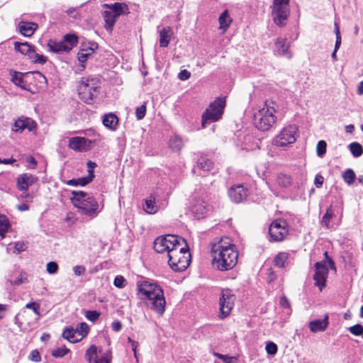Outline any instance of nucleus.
I'll return each mask as SVG.
<instances>
[{
  "label": "nucleus",
  "instance_id": "1",
  "mask_svg": "<svg viewBox=\"0 0 363 363\" xmlns=\"http://www.w3.org/2000/svg\"><path fill=\"white\" fill-rule=\"evenodd\" d=\"M213 264L219 271L233 269L238 262V252L228 238H223L211 247Z\"/></svg>",
  "mask_w": 363,
  "mask_h": 363
},
{
  "label": "nucleus",
  "instance_id": "2",
  "mask_svg": "<svg viewBox=\"0 0 363 363\" xmlns=\"http://www.w3.org/2000/svg\"><path fill=\"white\" fill-rule=\"evenodd\" d=\"M138 296L146 305L159 315L165 311L166 301L162 287L156 282L144 280L137 282Z\"/></svg>",
  "mask_w": 363,
  "mask_h": 363
},
{
  "label": "nucleus",
  "instance_id": "3",
  "mask_svg": "<svg viewBox=\"0 0 363 363\" xmlns=\"http://www.w3.org/2000/svg\"><path fill=\"white\" fill-rule=\"evenodd\" d=\"M71 201L74 207L77 208L80 213L91 218L98 216L104 208V205L88 194L81 191H72Z\"/></svg>",
  "mask_w": 363,
  "mask_h": 363
},
{
  "label": "nucleus",
  "instance_id": "4",
  "mask_svg": "<svg viewBox=\"0 0 363 363\" xmlns=\"http://www.w3.org/2000/svg\"><path fill=\"white\" fill-rule=\"evenodd\" d=\"M168 258L169 267L175 272H183L189 266L191 255L184 239V241L180 240L175 247L170 250Z\"/></svg>",
  "mask_w": 363,
  "mask_h": 363
},
{
  "label": "nucleus",
  "instance_id": "5",
  "mask_svg": "<svg viewBox=\"0 0 363 363\" xmlns=\"http://www.w3.org/2000/svg\"><path fill=\"white\" fill-rule=\"evenodd\" d=\"M274 103L267 101L263 107L259 108L254 115V123L257 128L265 131L268 130L275 123Z\"/></svg>",
  "mask_w": 363,
  "mask_h": 363
},
{
  "label": "nucleus",
  "instance_id": "6",
  "mask_svg": "<svg viewBox=\"0 0 363 363\" xmlns=\"http://www.w3.org/2000/svg\"><path fill=\"white\" fill-rule=\"evenodd\" d=\"M225 97H218L210 104L202 114L201 126L205 128L207 123L219 121L225 107Z\"/></svg>",
  "mask_w": 363,
  "mask_h": 363
},
{
  "label": "nucleus",
  "instance_id": "7",
  "mask_svg": "<svg viewBox=\"0 0 363 363\" xmlns=\"http://www.w3.org/2000/svg\"><path fill=\"white\" fill-rule=\"evenodd\" d=\"M103 7L107 9L103 13L105 21L104 27L107 30H112L116 21L120 16L128 13V6L123 3L104 4Z\"/></svg>",
  "mask_w": 363,
  "mask_h": 363
},
{
  "label": "nucleus",
  "instance_id": "8",
  "mask_svg": "<svg viewBox=\"0 0 363 363\" xmlns=\"http://www.w3.org/2000/svg\"><path fill=\"white\" fill-rule=\"evenodd\" d=\"M100 87L99 80L96 78H82L78 86L79 98L86 104H90L97 96Z\"/></svg>",
  "mask_w": 363,
  "mask_h": 363
},
{
  "label": "nucleus",
  "instance_id": "9",
  "mask_svg": "<svg viewBox=\"0 0 363 363\" xmlns=\"http://www.w3.org/2000/svg\"><path fill=\"white\" fill-rule=\"evenodd\" d=\"M324 255L325 257V260L318 262L315 264V274L313 275V279L315 284L321 291L325 286L326 279L328 274V268H335V264L333 261L330 259L328 256V252H325Z\"/></svg>",
  "mask_w": 363,
  "mask_h": 363
},
{
  "label": "nucleus",
  "instance_id": "10",
  "mask_svg": "<svg viewBox=\"0 0 363 363\" xmlns=\"http://www.w3.org/2000/svg\"><path fill=\"white\" fill-rule=\"evenodd\" d=\"M272 16L274 22L279 26H283L290 14L289 0H274Z\"/></svg>",
  "mask_w": 363,
  "mask_h": 363
},
{
  "label": "nucleus",
  "instance_id": "11",
  "mask_svg": "<svg viewBox=\"0 0 363 363\" xmlns=\"http://www.w3.org/2000/svg\"><path fill=\"white\" fill-rule=\"evenodd\" d=\"M298 128L295 125H289L281 129L273 140V144L279 147L285 148L296 140Z\"/></svg>",
  "mask_w": 363,
  "mask_h": 363
},
{
  "label": "nucleus",
  "instance_id": "12",
  "mask_svg": "<svg viewBox=\"0 0 363 363\" xmlns=\"http://www.w3.org/2000/svg\"><path fill=\"white\" fill-rule=\"evenodd\" d=\"M78 42L77 37L74 34H67L60 41L50 40L48 43L49 50L52 52H69Z\"/></svg>",
  "mask_w": 363,
  "mask_h": 363
},
{
  "label": "nucleus",
  "instance_id": "13",
  "mask_svg": "<svg viewBox=\"0 0 363 363\" xmlns=\"http://www.w3.org/2000/svg\"><path fill=\"white\" fill-rule=\"evenodd\" d=\"M13 45L15 51L27 56L33 63L43 65L47 61V57L37 53L34 47L27 42H14Z\"/></svg>",
  "mask_w": 363,
  "mask_h": 363
},
{
  "label": "nucleus",
  "instance_id": "14",
  "mask_svg": "<svg viewBox=\"0 0 363 363\" xmlns=\"http://www.w3.org/2000/svg\"><path fill=\"white\" fill-rule=\"evenodd\" d=\"M180 240L184 241V238L174 235L160 236L154 242V249L158 253L167 252L169 255Z\"/></svg>",
  "mask_w": 363,
  "mask_h": 363
},
{
  "label": "nucleus",
  "instance_id": "15",
  "mask_svg": "<svg viewBox=\"0 0 363 363\" xmlns=\"http://www.w3.org/2000/svg\"><path fill=\"white\" fill-rule=\"evenodd\" d=\"M235 295L233 291L229 289H225L221 291L219 299V317L225 318L228 316L234 306Z\"/></svg>",
  "mask_w": 363,
  "mask_h": 363
},
{
  "label": "nucleus",
  "instance_id": "16",
  "mask_svg": "<svg viewBox=\"0 0 363 363\" xmlns=\"http://www.w3.org/2000/svg\"><path fill=\"white\" fill-rule=\"evenodd\" d=\"M289 233L288 225L285 220L277 219L274 220L269 228L270 239L274 242L283 241Z\"/></svg>",
  "mask_w": 363,
  "mask_h": 363
},
{
  "label": "nucleus",
  "instance_id": "17",
  "mask_svg": "<svg viewBox=\"0 0 363 363\" xmlns=\"http://www.w3.org/2000/svg\"><path fill=\"white\" fill-rule=\"evenodd\" d=\"M85 357L89 363H111V360L110 352H98L95 345H91L86 350Z\"/></svg>",
  "mask_w": 363,
  "mask_h": 363
},
{
  "label": "nucleus",
  "instance_id": "18",
  "mask_svg": "<svg viewBox=\"0 0 363 363\" xmlns=\"http://www.w3.org/2000/svg\"><path fill=\"white\" fill-rule=\"evenodd\" d=\"M98 48L97 43L94 42H89L88 44H84L78 52V60L81 63L80 70L82 71L85 69V62L90 57L94 52Z\"/></svg>",
  "mask_w": 363,
  "mask_h": 363
},
{
  "label": "nucleus",
  "instance_id": "19",
  "mask_svg": "<svg viewBox=\"0 0 363 363\" xmlns=\"http://www.w3.org/2000/svg\"><path fill=\"white\" fill-rule=\"evenodd\" d=\"M35 127L36 125L33 120L27 117H21L14 122L11 130L17 133H21L26 129L32 131Z\"/></svg>",
  "mask_w": 363,
  "mask_h": 363
},
{
  "label": "nucleus",
  "instance_id": "20",
  "mask_svg": "<svg viewBox=\"0 0 363 363\" xmlns=\"http://www.w3.org/2000/svg\"><path fill=\"white\" fill-rule=\"evenodd\" d=\"M38 181V178L36 176L28 173L21 174L16 178V186L18 190H28L29 186Z\"/></svg>",
  "mask_w": 363,
  "mask_h": 363
},
{
  "label": "nucleus",
  "instance_id": "21",
  "mask_svg": "<svg viewBox=\"0 0 363 363\" xmlns=\"http://www.w3.org/2000/svg\"><path fill=\"white\" fill-rule=\"evenodd\" d=\"M91 141L82 137H74L69 140V147L77 152H84L89 149Z\"/></svg>",
  "mask_w": 363,
  "mask_h": 363
},
{
  "label": "nucleus",
  "instance_id": "22",
  "mask_svg": "<svg viewBox=\"0 0 363 363\" xmlns=\"http://www.w3.org/2000/svg\"><path fill=\"white\" fill-rule=\"evenodd\" d=\"M228 194L233 202L240 203L246 199L247 190L242 185H237L229 189Z\"/></svg>",
  "mask_w": 363,
  "mask_h": 363
},
{
  "label": "nucleus",
  "instance_id": "23",
  "mask_svg": "<svg viewBox=\"0 0 363 363\" xmlns=\"http://www.w3.org/2000/svg\"><path fill=\"white\" fill-rule=\"evenodd\" d=\"M274 52L277 55L285 57L287 59L292 57V53L289 50V45L286 44V38H279L277 39Z\"/></svg>",
  "mask_w": 363,
  "mask_h": 363
},
{
  "label": "nucleus",
  "instance_id": "24",
  "mask_svg": "<svg viewBox=\"0 0 363 363\" xmlns=\"http://www.w3.org/2000/svg\"><path fill=\"white\" fill-rule=\"evenodd\" d=\"M191 211L195 218L197 219H200L203 218L205 215L207 213L208 208L207 206L203 200L199 199L195 201V203L191 206Z\"/></svg>",
  "mask_w": 363,
  "mask_h": 363
},
{
  "label": "nucleus",
  "instance_id": "25",
  "mask_svg": "<svg viewBox=\"0 0 363 363\" xmlns=\"http://www.w3.org/2000/svg\"><path fill=\"white\" fill-rule=\"evenodd\" d=\"M328 315H325L323 320L316 319L309 323L308 327L311 332L318 333L326 330L329 325Z\"/></svg>",
  "mask_w": 363,
  "mask_h": 363
},
{
  "label": "nucleus",
  "instance_id": "26",
  "mask_svg": "<svg viewBox=\"0 0 363 363\" xmlns=\"http://www.w3.org/2000/svg\"><path fill=\"white\" fill-rule=\"evenodd\" d=\"M38 27V24L33 22L21 21L18 23L19 32L26 37L32 36Z\"/></svg>",
  "mask_w": 363,
  "mask_h": 363
},
{
  "label": "nucleus",
  "instance_id": "27",
  "mask_svg": "<svg viewBox=\"0 0 363 363\" xmlns=\"http://www.w3.org/2000/svg\"><path fill=\"white\" fill-rule=\"evenodd\" d=\"M173 35L172 29L169 26L162 28L159 32L160 46L166 48L168 46Z\"/></svg>",
  "mask_w": 363,
  "mask_h": 363
},
{
  "label": "nucleus",
  "instance_id": "28",
  "mask_svg": "<svg viewBox=\"0 0 363 363\" xmlns=\"http://www.w3.org/2000/svg\"><path fill=\"white\" fill-rule=\"evenodd\" d=\"M103 124L111 130H115L118 124V118L113 113H108L103 117Z\"/></svg>",
  "mask_w": 363,
  "mask_h": 363
},
{
  "label": "nucleus",
  "instance_id": "29",
  "mask_svg": "<svg viewBox=\"0 0 363 363\" xmlns=\"http://www.w3.org/2000/svg\"><path fill=\"white\" fill-rule=\"evenodd\" d=\"M232 21L233 19L230 17L228 11L225 10L218 18L219 29L223 30V32H225L230 27Z\"/></svg>",
  "mask_w": 363,
  "mask_h": 363
},
{
  "label": "nucleus",
  "instance_id": "30",
  "mask_svg": "<svg viewBox=\"0 0 363 363\" xmlns=\"http://www.w3.org/2000/svg\"><path fill=\"white\" fill-rule=\"evenodd\" d=\"M11 81L22 89H27L26 83L23 79L24 74L16 71H11Z\"/></svg>",
  "mask_w": 363,
  "mask_h": 363
},
{
  "label": "nucleus",
  "instance_id": "31",
  "mask_svg": "<svg viewBox=\"0 0 363 363\" xmlns=\"http://www.w3.org/2000/svg\"><path fill=\"white\" fill-rule=\"evenodd\" d=\"M143 208L145 211L149 214H155L158 211L159 207L155 203V196L150 195L147 199H146Z\"/></svg>",
  "mask_w": 363,
  "mask_h": 363
},
{
  "label": "nucleus",
  "instance_id": "32",
  "mask_svg": "<svg viewBox=\"0 0 363 363\" xmlns=\"http://www.w3.org/2000/svg\"><path fill=\"white\" fill-rule=\"evenodd\" d=\"M89 172V175L85 177H81L78 179H72L66 182V184L68 186H85L89 184L93 179L94 174L91 171Z\"/></svg>",
  "mask_w": 363,
  "mask_h": 363
},
{
  "label": "nucleus",
  "instance_id": "33",
  "mask_svg": "<svg viewBox=\"0 0 363 363\" xmlns=\"http://www.w3.org/2000/svg\"><path fill=\"white\" fill-rule=\"evenodd\" d=\"M275 182L278 186L284 189L289 188L292 185L291 177L285 174H279Z\"/></svg>",
  "mask_w": 363,
  "mask_h": 363
},
{
  "label": "nucleus",
  "instance_id": "34",
  "mask_svg": "<svg viewBox=\"0 0 363 363\" xmlns=\"http://www.w3.org/2000/svg\"><path fill=\"white\" fill-rule=\"evenodd\" d=\"M62 337L72 343H75L82 340L81 338H79L78 332L72 328L64 330Z\"/></svg>",
  "mask_w": 363,
  "mask_h": 363
},
{
  "label": "nucleus",
  "instance_id": "35",
  "mask_svg": "<svg viewBox=\"0 0 363 363\" xmlns=\"http://www.w3.org/2000/svg\"><path fill=\"white\" fill-rule=\"evenodd\" d=\"M257 148H259V146L256 140L252 135H247L245 138V142L242 145V149L250 151L255 150Z\"/></svg>",
  "mask_w": 363,
  "mask_h": 363
},
{
  "label": "nucleus",
  "instance_id": "36",
  "mask_svg": "<svg viewBox=\"0 0 363 363\" xmlns=\"http://www.w3.org/2000/svg\"><path fill=\"white\" fill-rule=\"evenodd\" d=\"M10 227L11 224L8 218L4 215L0 214V236L1 238H5V234Z\"/></svg>",
  "mask_w": 363,
  "mask_h": 363
},
{
  "label": "nucleus",
  "instance_id": "37",
  "mask_svg": "<svg viewBox=\"0 0 363 363\" xmlns=\"http://www.w3.org/2000/svg\"><path fill=\"white\" fill-rule=\"evenodd\" d=\"M169 145L174 151H179L183 147L184 143L181 138L174 135L170 138Z\"/></svg>",
  "mask_w": 363,
  "mask_h": 363
},
{
  "label": "nucleus",
  "instance_id": "38",
  "mask_svg": "<svg viewBox=\"0 0 363 363\" xmlns=\"http://www.w3.org/2000/svg\"><path fill=\"white\" fill-rule=\"evenodd\" d=\"M289 258V255L286 252H279L274 259V266L281 268L285 265L286 262Z\"/></svg>",
  "mask_w": 363,
  "mask_h": 363
},
{
  "label": "nucleus",
  "instance_id": "39",
  "mask_svg": "<svg viewBox=\"0 0 363 363\" xmlns=\"http://www.w3.org/2000/svg\"><path fill=\"white\" fill-rule=\"evenodd\" d=\"M349 149L352 155L355 157L361 156L363 153L362 146L357 142H354L350 144Z\"/></svg>",
  "mask_w": 363,
  "mask_h": 363
},
{
  "label": "nucleus",
  "instance_id": "40",
  "mask_svg": "<svg viewBox=\"0 0 363 363\" xmlns=\"http://www.w3.org/2000/svg\"><path fill=\"white\" fill-rule=\"evenodd\" d=\"M334 216L333 211L331 208L327 209L325 214L324 215L322 219V224L325 226L327 228H332L330 225V220L333 218Z\"/></svg>",
  "mask_w": 363,
  "mask_h": 363
},
{
  "label": "nucleus",
  "instance_id": "41",
  "mask_svg": "<svg viewBox=\"0 0 363 363\" xmlns=\"http://www.w3.org/2000/svg\"><path fill=\"white\" fill-rule=\"evenodd\" d=\"M343 179L344 181L349 185H351L354 183V179H355V174L354 171L351 169H347L344 173H343Z\"/></svg>",
  "mask_w": 363,
  "mask_h": 363
},
{
  "label": "nucleus",
  "instance_id": "42",
  "mask_svg": "<svg viewBox=\"0 0 363 363\" xmlns=\"http://www.w3.org/2000/svg\"><path fill=\"white\" fill-rule=\"evenodd\" d=\"M74 330L78 332L79 338L82 340L87 335L89 327L86 323H81Z\"/></svg>",
  "mask_w": 363,
  "mask_h": 363
},
{
  "label": "nucleus",
  "instance_id": "43",
  "mask_svg": "<svg viewBox=\"0 0 363 363\" xmlns=\"http://www.w3.org/2000/svg\"><path fill=\"white\" fill-rule=\"evenodd\" d=\"M327 144L324 140H320L316 146V153L320 157H323L326 152Z\"/></svg>",
  "mask_w": 363,
  "mask_h": 363
},
{
  "label": "nucleus",
  "instance_id": "44",
  "mask_svg": "<svg viewBox=\"0 0 363 363\" xmlns=\"http://www.w3.org/2000/svg\"><path fill=\"white\" fill-rule=\"evenodd\" d=\"M69 352L65 346L58 347L52 351V355L55 357H62Z\"/></svg>",
  "mask_w": 363,
  "mask_h": 363
},
{
  "label": "nucleus",
  "instance_id": "45",
  "mask_svg": "<svg viewBox=\"0 0 363 363\" xmlns=\"http://www.w3.org/2000/svg\"><path fill=\"white\" fill-rule=\"evenodd\" d=\"M40 307V303L35 301L28 303L25 306L26 308L32 310L38 317L40 315L39 311ZM36 320H38V318H37Z\"/></svg>",
  "mask_w": 363,
  "mask_h": 363
},
{
  "label": "nucleus",
  "instance_id": "46",
  "mask_svg": "<svg viewBox=\"0 0 363 363\" xmlns=\"http://www.w3.org/2000/svg\"><path fill=\"white\" fill-rule=\"evenodd\" d=\"M198 164L199 167L204 171H208L212 167V162L209 160L205 158H201L199 160Z\"/></svg>",
  "mask_w": 363,
  "mask_h": 363
},
{
  "label": "nucleus",
  "instance_id": "47",
  "mask_svg": "<svg viewBox=\"0 0 363 363\" xmlns=\"http://www.w3.org/2000/svg\"><path fill=\"white\" fill-rule=\"evenodd\" d=\"M348 330L354 335L359 336L363 335V326L360 324L354 325L348 328Z\"/></svg>",
  "mask_w": 363,
  "mask_h": 363
},
{
  "label": "nucleus",
  "instance_id": "48",
  "mask_svg": "<svg viewBox=\"0 0 363 363\" xmlns=\"http://www.w3.org/2000/svg\"><path fill=\"white\" fill-rule=\"evenodd\" d=\"M145 113H146V106H145V104H143V105H141L140 106H138L136 108L135 116H136V118L138 120H142L145 117Z\"/></svg>",
  "mask_w": 363,
  "mask_h": 363
},
{
  "label": "nucleus",
  "instance_id": "49",
  "mask_svg": "<svg viewBox=\"0 0 363 363\" xmlns=\"http://www.w3.org/2000/svg\"><path fill=\"white\" fill-rule=\"evenodd\" d=\"M113 284L118 288H124L125 286V279L121 275L116 276L114 279Z\"/></svg>",
  "mask_w": 363,
  "mask_h": 363
},
{
  "label": "nucleus",
  "instance_id": "50",
  "mask_svg": "<svg viewBox=\"0 0 363 363\" xmlns=\"http://www.w3.org/2000/svg\"><path fill=\"white\" fill-rule=\"evenodd\" d=\"M58 265L55 262H50L46 265V270L49 274H53L57 272Z\"/></svg>",
  "mask_w": 363,
  "mask_h": 363
},
{
  "label": "nucleus",
  "instance_id": "51",
  "mask_svg": "<svg viewBox=\"0 0 363 363\" xmlns=\"http://www.w3.org/2000/svg\"><path fill=\"white\" fill-rule=\"evenodd\" d=\"M265 349L267 352L271 355H274L277 352V346L272 342L267 343Z\"/></svg>",
  "mask_w": 363,
  "mask_h": 363
},
{
  "label": "nucleus",
  "instance_id": "52",
  "mask_svg": "<svg viewBox=\"0 0 363 363\" xmlns=\"http://www.w3.org/2000/svg\"><path fill=\"white\" fill-rule=\"evenodd\" d=\"M21 194L20 198L26 200L27 202H32L34 198V195L29 193L28 190H20Z\"/></svg>",
  "mask_w": 363,
  "mask_h": 363
},
{
  "label": "nucleus",
  "instance_id": "53",
  "mask_svg": "<svg viewBox=\"0 0 363 363\" xmlns=\"http://www.w3.org/2000/svg\"><path fill=\"white\" fill-rule=\"evenodd\" d=\"M26 249V245L23 242H17L14 245L13 252L19 254L21 252L25 251Z\"/></svg>",
  "mask_w": 363,
  "mask_h": 363
},
{
  "label": "nucleus",
  "instance_id": "54",
  "mask_svg": "<svg viewBox=\"0 0 363 363\" xmlns=\"http://www.w3.org/2000/svg\"><path fill=\"white\" fill-rule=\"evenodd\" d=\"M85 316L89 320L95 321L99 318V313L96 311H87Z\"/></svg>",
  "mask_w": 363,
  "mask_h": 363
},
{
  "label": "nucleus",
  "instance_id": "55",
  "mask_svg": "<svg viewBox=\"0 0 363 363\" xmlns=\"http://www.w3.org/2000/svg\"><path fill=\"white\" fill-rule=\"evenodd\" d=\"M214 356L222 360L224 363H230L233 359H235L234 357H228L216 352L214 353Z\"/></svg>",
  "mask_w": 363,
  "mask_h": 363
},
{
  "label": "nucleus",
  "instance_id": "56",
  "mask_svg": "<svg viewBox=\"0 0 363 363\" xmlns=\"http://www.w3.org/2000/svg\"><path fill=\"white\" fill-rule=\"evenodd\" d=\"M73 271L75 275L81 276L84 273L85 268L82 265H77L73 267Z\"/></svg>",
  "mask_w": 363,
  "mask_h": 363
},
{
  "label": "nucleus",
  "instance_id": "57",
  "mask_svg": "<svg viewBox=\"0 0 363 363\" xmlns=\"http://www.w3.org/2000/svg\"><path fill=\"white\" fill-rule=\"evenodd\" d=\"M191 76V74L189 71H187L186 69H184V70H182L179 73V79H181V80H186L188 79Z\"/></svg>",
  "mask_w": 363,
  "mask_h": 363
},
{
  "label": "nucleus",
  "instance_id": "58",
  "mask_svg": "<svg viewBox=\"0 0 363 363\" xmlns=\"http://www.w3.org/2000/svg\"><path fill=\"white\" fill-rule=\"evenodd\" d=\"M280 305L285 308H290V303L289 300L286 296H281L279 300Z\"/></svg>",
  "mask_w": 363,
  "mask_h": 363
},
{
  "label": "nucleus",
  "instance_id": "59",
  "mask_svg": "<svg viewBox=\"0 0 363 363\" xmlns=\"http://www.w3.org/2000/svg\"><path fill=\"white\" fill-rule=\"evenodd\" d=\"M323 177L321 175H316L314 180V184L317 187H320L323 183Z\"/></svg>",
  "mask_w": 363,
  "mask_h": 363
},
{
  "label": "nucleus",
  "instance_id": "60",
  "mask_svg": "<svg viewBox=\"0 0 363 363\" xmlns=\"http://www.w3.org/2000/svg\"><path fill=\"white\" fill-rule=\"evenodd\" d=\"M111 328L113 330L118 332L121 330L122 325L120 321H114L111 324Z\"/></svg>",
  "mask_w": 363,
  "mask_h": 363
},
{
  "label": "nucleus",
  "instance_id": "61",
  "mask_svg": "<svg viewBox=\"0 0 363 363\" xmlns=\"http://www.w3.org/2000/svg\"><path fill=\"white\" fill-rule=\"evenodd\" d=\"M26 162L28 164H32V167H31L32 169H35L37 166V161L33 156H28L26 158Z\"/></svg>",
  "mask_w": 363,
  "mask_h": 363
},
{
  "label": "nucleus",
  "instance_id": "62",
  "mask_svg": "<svg viewBox=\"0 0 363 363\" xmlns=\"http://www.w3.org/2000/svg\"><path fill=\"white\" fill-rule=\"evenodd\" d=\"M16 208L20 211H26L29 210V206L26 203H21L18 205Z\"/></svg>",
  "mask_w": 363,
  "mask_h": 363
},
{
  "label": "nucleus",
  "instance_id": "63",
  "mask_svg": "<svg viewBox=\"0 0 363 363\" xmlns=\"http://www.w3.org/2000/svg\"><path fill=\"white\" fill-rule=\"evenodd\" d=\"M15 162L16 160L13 158L3 160L0 158V164H10L14 163Z\"/></svg>",
  "mask_w": 363,
  "mask_h": 363
},
{
  "label": "nucleus",
  "instance_id": "64",
  "mask_svg": "<svg viewBox=\"0 0 363 363\" xmlns=\"http://www.w3.org/2000/svg\"><path fill=\"white\" fill-rule=\"evenodd\" d=\"M31 354H32V360L35 361V362H38L40 360L39 352L38 351L33 350Z\"/></svg>",
  "mask_w": 363,
  "mask_h": 363
}]
</instances>
